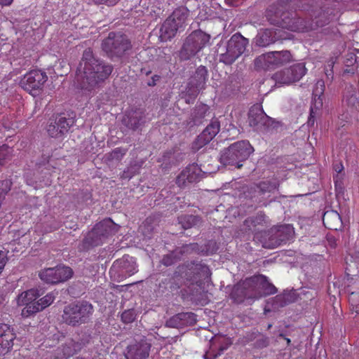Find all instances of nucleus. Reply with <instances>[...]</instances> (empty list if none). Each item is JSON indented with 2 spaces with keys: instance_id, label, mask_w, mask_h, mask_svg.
Returning a JSON list of instances; mask_svg holds the SVG:
<instances>
[{
  "instance_id": "nucleus-1",
  "label": "nucleus",
  "mask_w": 359,
  "mask_h": 359,
  "mask_svg": "<svg viewBox=\"0 0 359 359\" xmlns=\"http://www.w3.org/2000/svg\"><path fill=\"white\" fill-rule=\"evenodd\" d=\"M83 55L81 65H83V71L76 74V80L79 86L87 91L93 90L100 83L104 82L111 75L114 67L93 57H87Z\"/></svg>"
},
{
  "instance_id": "nucleus-2",
  "label": "nucleus",
  "mask_w": 359,
  "mask_h": 359,
  "mask_svg": "<svg viewBox=\"0 0 359 359\" xmlns=\"http://www.w3.org/2000/svg\"><path fill=\"white\" fill-rule=\"evenodd\" d=\"M93 311V306L90 303L76 301L64 307L62 318L69 325L78 326L88 323Z\"/></svg>"
},
{
  "instance_id": "nucleus-3",
  "label": "nucleus",
  "mask_w": 359,
  "mask_h": 359,
  "mask_svg": "<svg viewBox=\"0 0 359 359\" xmlns=\"http://www.w3.org/2000/svg\"><path fill=\"white\" fill-rule=\"evenodd\" d=\"M101 46L111 60L123 57L133 47L128 36L120 32H110L107 37L102 40Z\"/></svg>"
},
{
  "instance_id": "nucleus-4",
  "label": "nucleus",
  "mask_w": 359,
  "mask_h": 359,
  "mask_svg": "<svg viewBox=\"0 0 359 359\" xmlns=\"http://www.w3.org/2000/svg\"><path fill=\"white\" fill-rule=\"evenodd\" d=\"M254 151L253 147L248 140H241L231 144L221 155L220 161L225 165H234L237 168Z\"/></svg>"
},
{
  "instance_id": "nucleus-5",
  "label": "nucleus",
  "mask_w": 359,
  "mask_h": 359,
  "mask_svg": "<svg viewBox=\"0 0 359 359\" xmlns=\"http://www.w3.org/2000/svg\"><path fill=\"white\" fill-rule=\"evenodd\" d=\"M113 224V221L109 218L97 223L82 241V250H88L91 248L102 245L104 241L112 234Z\"/></svg>"
},
{
  "instance_id": "nucleus-6",
  "label": "nucleus",
  "mask_w": 359,
  "mask_h": 359,
  "mask_svg": "<svg viewBox=\"0 0 359 359\" xmlns=\"http://www.w3.org/2000/svg\"><path fill=\"white\" fill-rule=\"evenodd\" d=\"M292 61L289 50L271 51L257 57L254 65L257 69L272 70Z\"/></svg>"
},
{
  "instance_id": "nucleus-7",
  "label": "nucleus",
  "mask_w": 359,
  "mask_h": 359,
  "mask_svg": "<svg viewBox=\"0 0 359 359\" xmlns=\"http://www.w3.org/2000/svg\"><path fill=\"white\" fill-rule=\"evenodd\" d=\"M248 43V39L240 33L232 35L227 42L226 53L220 55V62L229 65L233 64L245 52Z\"/></svg>"
},
{
  "instance_id": "nucleus-8",
  "label": "nucleus",
  "mask_w": 359,
  "mask_h": 359,
  "mask_svg": "<svg viewBox=\"0 0 359 359\" xmlns=\"http://www.w3.org/2000/svg\"><path fill=\"white\" fill-rule=\"evenodd\" d=\"M210 36L201 30L193 32L182 46L181 55L184 60H189L201 50L210 41Z\"/></svg>"
},
{
  "instance_id": "nucleus-9",
  "label": "nucleus",
  "mask_w": 359,
  "mask_h": 359,
  "mask_svg": "<svg viewBox=\"0 0 359 359\" xmlns=\"http://www.w3.org/2000/svg\"><path fill=\"white\" fill-rule=\"evenodd\" d=\"M48 76L46 74L39 69L31 70L20 80V86L32 95L38 94L43 88Z\"/></svg>"
},
{
  "instance_id": "nucleus-10",
  "label": "nucleus",
  "mask_w": 359,
  "mask_h": 359,
  "mask_svg": "<svg viewBox=\"0 0 359 359\" xmlns=\"http://www.w3.org/2000/svg\"><path fill=\"white\" fill-rule=\"evenodd\" d=\"M209 268L201 262H191L179 266L175 272V276L179 274L182 278L189 282H197L198 279L208 275Z\"/></svg>"
},
{
  "instance_id": "nucleus-11",
  "label": "nucleus",
  "mask_w": 359,
  "mask_h": 359,
  "mask_svg": "<svg viewBox=\"0 0 359 359\" xmlns=\"http://www.w3.org/2000/svg\"><path fill=\"white\" fill-rule=\"evenodd\" d=\"M73 273V270L69 266H57L41 271L39 277L46 283L57 284L70 279Z\"/></svg>"
},
{
  "instance_id": "nucleus-12",
  "label": "nucleus",
  "mask_w": 359,
  "mask_h": 359,
  "mask_svg": "<svg viewBox=\"0 0 359 359\" xmlns=\"http://www.w3.org/2000/svg\"><path fill=\"white\" fill-rule=\"evenodd\" d=\"M74 123L75 119L74 118H67L62 115H57L50 118L47 132L52 137H60L68 133Z\"/></svg>"
},
{
  "instance_id": "nucleus-13",
  "label": "nucleus",
  "mask_w": 359,
  "mask_h": 359,
  "mask_svg": "<svg viewBox=\"0 0 359 359\" xmlns=\"http://www.w3.org/2000/svg\"><path fill=\"white\" fill-rule=\"evenodd\" d=\"M306 72L307 69L304 64L297 63L277 72L276 79L279 83L290 84L299 81L306 74Z\"/></svg>"
},
{
  "instance_id": "nucleus-14",
  "label": "nucleus",
  "mask_w": 359,
  "mask_h": 359,
  "mask_svg": "<svg viewBox=\"0 0 359 359\" xmlns=\"http://www.w3.org/2000/svg\"><path fill=\"white\" fill-rule=\"evenodd\" d=\"M249 126L256 130H264L271 123V118L264 111L259 105H253L248 112Z\"/></svg>"
},
{
  "instance_id": "nucleus-15",
  "label": "nucleus",
  "mask_w": 359,
  "mask_h": 359,
  "mask_svg": "<svg viewBox=\"0 0 359 359\" xmlns=\"http://www.w3.org/2000/svg\"><path fill=\"white\" fill-rule=\"evenodd\" d=\"M203 177V171L196 163L188 165L176 178V184L180 187H184L190 183L199 182Z\"/></svg>"
},
{
  "instance_id": "nucleus-16",
  "label": "nucleus",
  "mask_w": 359,
  "mask_h": 359,
  "mask_svg": "<svg viewBox=\"0 0 359 359\" xmlns=\"http://www.w3.org/2000/svg\"><path fill=\"white\" fill-rule=\"evenodd\" d=\"M220 124L217 120L211 121L194 142V148L198 149L208 144L219 132Z\"/></svg>"
},
{
  "instance_id": "nucleus-17",
  "label": "nucleus",
  "mask_w": 359,
  "mask_h": 359,
  "mask_svg": "<svg viewBox=\"0 0 359 359\" xmlns=\"http://www.w3.org/2000/svg\"><path fill=\"white\" fill-rule=\"evenodd\" d=\"M151 344L141 340L128 346L127 359H147L149 355Z\"/></svg>"
},
{
  "instance_id": "nucleus-18",
  "label": "nucleus",
  "mask_w": 359,
  "mask_h": 359,
  "mask_svg": "<svg viewBox=\"0 0 359 359\" xmlns=\"http://www.w3.org/2000/svg\"><path fill=\"white\" fill-rule=\"evenodd\" d=\"M55 297L53 292L48 293L42 298L39 299L34 304L29 306L25 310L22 311V315L25 317L36 313L46 307L49 306L55 300Z\"/></svg>"
},
{
  "instance_id": "nucleus-19",
  "label": "nucleus",
  "mask_w": 359,
  "mask_h": 359,
  "mask_svg": "<svg viewBox=\"0 0 359 359\" xmlns=\"http://www.w3.org/2000/svg\"><path fill=\"white\" fill-rule=\"evenodd\" d=\"M279 183L276 180L261 181L255 184V191L262 198H269L271 194L278 189Z\"/></svg>"
},
{
  "instance_id": "nucleus-20",
  "label": "nucleus",
  "mask_w": 359,
  "mask_h": 359,
  "mask_svg": "<svg viewBox=\"0 0 359 359\" xmlns=\"http://www.w3.org/2000/svg\"><path fill=\"white\" fill-rule=\"evenodd\" d=\"M259 284L258 276L248 278L243 281L248 299H256L262 297V292L259 290Z\"/></svg>"
},
{
  "instance_id": "nucleus-21",
  "label": "nucleus",
  "mask_w": 359,
  "mask_h": 359,
  "mask_svg": "<svg viewBox=\"0 0 359 359\" xmlns=\"http://www.w3.org/2000/svg\"><path fill=\"white\" fill-rule=\"evenodd\" d=\"M323 222L327 229L334 231L341 229L343 224L340 215L334 210H328L324 212Z\"/></svg>"
},
{
  "instance_id": "nucleus-22",
  "label": "nucleus",
  "mask_w": 359,
  "mask_h": 359,
  "mask_svg": "<svg viewBox=\"0 0 359 359\" xmlns=\"http://www.w3.org/2000/svg\"><path fill=\"white\" fill-rule=\"evenodd\" d=\"M196 323V315L191 312H187L176 314L167 323L171 327H181L187 325H194Z\"/></svg>"
},
{
  "instance_id": "nucleus-23",
  "label": "nucleus",
  "mask_w": 359,
  "mask_h": 359,
  "mask_svg": "<svg viewBox=\"0 0 359 359\" xmlns=\"http://www.w3.org/2000/svg\"><path fill=\"white\" fill-rule=\"evenodd\" d=\"M144 118L143 111L135 110L126 115V117L123 118V123L128 128L136 130L144 123L143 121Z\"/></svg>"
},
{
  "instance_id": "nucleus-24",
  "label": "nucleus",
  "mask_w": 359,
  "mask_h": 359,
  "mask_svg": "<svg viewBox=\"0 0 359 359\" xmlns=\"http://www.w3.org/2000/svg\"><path fill=\"white\" fill-rule=\"evenodd\" d=\"M0 338L2 339L1 346L4 349L9 350L13 347L15 334L9 325L0 323Z\"/></svg>"
},
{
  "instance_id": "nucleus-25",
  "label": "nucleus",
  "mask_w": 359,
  "mask_h": 359,
  "mask_svg": "<svg viewBox=\"0 0 359 359\" xmlns=\"http://www.w3.org/2000/svg\"><path fill=\"white\" fill-rule=\"evenodd\" d=\"M180 27L171 18H167L160 29V37L163 41L170 40L177 34Z\"/></svg>"
},
{
  "instance_id": "nucleus-26",
  "label": "nucleus",
  "mask_w": 359,
  "mask_h": 359,
  "mask_svg": "<svg viewBox=\"0 0 359 359\" xmlns=\"http://www.w3.org/2000/svg\"><path fill=\"white\" fill-rule=\"evenodd\" d=\"M39 297V291L35 289L28 290L20 294L17 299L18 306H25L22 310H25L29 306L34 304L36 299Z\"/></svg>"
},
{
  "instance_id": "nucleus-27",
  "label": "nucleus",
  "mask_w": 359,
  "mask_h": 359,
  "mask_svg": "<svg viewBox=\"0 0 359 359\" xmlns=\"http://www.w3.org/2000/svg\"><path fill=\"white\" fill-rule=\"evenodd\" d=\"M79 345L72 339L68 340L64 345L56 351V359H68L76 353Z\"/></svg>"
},
{
  "instance_id": "nucleus-28",
  "label": "nucleus",
  "mask_w": 359,
  "mask_h": 359,
  "mask_svg": "<svg viewBox=\"0 0 359 359\" xmlns=\"http://www.w3.org/2000/svg\"><path fill=\"white\" fill-rule=\"evenodd\" d=\"M289 228L285 225L279 226L276 229L275 234L272 236V243L271 245H269V248H276L280 245L283 243H286L289 240V234L286 231Z\"/></svg>"
},
{
  "instance_id": "nucleus-29",
  "label": "nucleus",
  "mask_w": 359,
  "mask_h": 359,
  "mask_svg": "<svg viewBox=\"0 0 359 359\" xmlns=\"http://www.w3.org/2000/svg\"><path fill=\"white\" fill-rule=\"evenodd\" d=\"M276 41L273 31L265 29L258 34L256 37V44L261 47H266Z\"/></svg>"
},
{
  "instance_id": "nucleus-30",
  "label": "nucleus",
  "mask_w": 359,
  "mask_h": 359,
  "mask_svg": "<svg viewBox=\"0 0 359 359\" xmlns=\"http://www.w3.org/2000/svg\"><path fill=\"white\" fill-rule=\"evenodd\" d=\"M189 11L184 6H180L173 11L168 17L175 22L180 27L184 24L189 15Z\"/></svg>"
},
{
  "instance_id": "nucleus-31",
  "label": "nucleus",
  "mask_w": 359,
  "mask_h": 359,
  "mask_svg": "<svg viewBox=\"0 0 359 359\" xmlns=\"http://www.w3.org/2000/svg\"><path fill=\"white\" fill-rule=\"evenodd\" d=\"M259 288L262 290V296L274 294L277 292V288L264 275H259Z\"/></svg>"
},
{
  "instance_id": "nucleus-32",
  "label": "nucleus",
  "mask_w": 359,
  "mask_h": 359,
  "mask_svg": "<svg viewBox=\"0 0 359 359\" xmlns=\"http://www.w3.org/2000/svg\"><path fill=\"white\" fill-rule=\"evenodd\" d=\"M231 299L237 304L243 303L248 299L245 288L243 285V281L236 285L231 294Z\"/></svg>"
},
{
  "instance_id": "nucleus-33",
  "label": "nucleus",
  "mask_w": 359,
  "mask_h": 359,
  "mask_svg": "<svg viewBox=\"0 0 359 359\" xmlns=\"http://www.w3.org/2000/svg\"><path fill=\"white\" fill-rule=\"evenodd\" d=\"M179 223L184 229H188L194 227L201 223V219L199 216L187 215H182L179 218Z\"/></svg>"
},
{
  "instance_id": "nucleus-34",
  "label": "nucleus",
  "mask_w": 359,
  "mask_h": 359,
  "mask_svg": "<svg viewBox=\"0 0 359 359\" xmlns=\"http://www.w3.org/2000/svg\"><path fill=\"white\" fill-rule=\"evenodd\" d=\"M343 102L349 108L351 113L359 111V98L355 93H347L344 97Z\"/></svg>"
},
{
  "instance_id": "nucleus-35",
  "label": "nucleus",
  "mask_w": 359,
  "mask_h": 359,
  "mask_svg": "<svg viewBox=\"0 0 359 359\" xmlns=\"http://www.w3.org/2000/svg\"><path fill=\"white\" fill-rule=\"evenodd\" d=\"M13 148L6 144L0 147V168L11 161L13 156Z\"/></svg>"
},
{
  "instance_id": "nucleus-36",
  "label": "nucleus",
  "mask_w": 359,
  "mask_h": 359,
  "mask_svg": "<svg viewBox=\"0 0 359 359\" xmlns=\"http://www.w3.org/2000/svg\"><path fill=\"white\" fill-rule=\"evenodd\" d=\"M141 167L142 163L131 164L123 171L121 175V178L123 180H130L133 177L139 173Z\"/></svg>"
},
{
  "instance_id": "nucleus-37",
  "label": "nucleus",
  "mask_w": 359,
  "mask_h": 359,
  "mask_svg": "<svg viewBox=\"0 0 359 359\" xmlns=\"http://www.w3.org/2000/svg\"><path fill=\"white\" fill-rule=\"evenodd\" d=\"M209 109V107L205 104L201 103L197 104L194 111V119L198 120L203 118L206 116Z\"/></svg>"
},
{
  "instance_id": "nucleus-38",
  "label": "nucleus",
  "mask_w": 359,
  "mask_h": 359,
  "mask_svg": "<svg viewBox=\"0 0 359 359\" xmlns=\"http://www.w3.org/2000/svg\"><path fill=\"white\" fill-rule=\"evenodd\" d=\"M180 259V257L177 255V251H173L163 257L161 264L165 266H170L174 264Z\"/></svg>"
},
{
  "instance_id": "nucleus-39",
  "label": "nucleus",
  "mask_w": 359,
  "mask_h": 359,
  "mask_svg": "<svg viewBox=\"0 0 359 359\" xmlns=\"http://www.w3.org/2000/svg\"><path fill=\"white\" fill-rule=\"evenodd\" d=\"M348 301L353 311L359 313V292H352L349 294Z\"/></svg>"
},
{
  "instance_id": "nucleus-40",
  "label": "nucleus",
  "mask_w": 359,
  "mask_h": 359,
  "mask_svg": "<svg viewBox=\"0 0 359 359\" xmlns=\"http://www.w3.org/2000/svg\"><path fill=\"white\" fill-rule=\"evenodd\" d=\"M12 182L8 180L0 181V202L2 203L5 196L11 190Z\"/></svg>"
},
{
  "instance_id": "nucleus-41",
  "label": "nucleus",
  "mask_w": 359,
  "mask_h": 359,
  "mask_svg": "<svg viewBox=\"0 0 359 359\" xmlns=\"http://www.w3.org/2000/svg\"><path fill=\"white\" fill-rule=\"evenodd\" d=\"M121 320L126 323H131L136 318V313L134 309H128L124 311L121 314Z\"/></svg>"
},
{
  "instance_id": "nucleus-42",
  "label": "nucleus",
  "mask_w": 359,
  "mask_h": 359,
  "mask_svg": "<svg viewBox=\"0 0 359 359\" xmlns=\"http://www.w3.org/2000/svg\"><path fill=\"white\" fill-rule=\"evenodd\" d=\"M128 149L123 147H117L109 153V158L121 161L123 157L126 154Z\"/></svg>"
},
{
  "instance_id": "nucleus-43",
  "label": "nucleus",
  "mask_w": 359,
  "mask_h": 359,
  "mask_svg": "<svg viewBox=\"0 0 359 359\" xmlns=\"http://www.w3.org/2000/svg\"><path fill=\"white\" fill-rule=\"evenodd\" d=\"M208 76V72L205 67L201 66L196 71V76L198 77V83L197 86H199L201 84H204L206 81Z\"/></svg>"
},
{
  "instance_id": "nucleus-44",
  "label": "nucleus",
  "mask_w": 359,
  "mask_h": 359,
  "mask_svg": "<svg viewBox=\"0 0 359 359\" xmlns=\"http://www.w3.org/2000/svg\"><path fill=\"white\" fill-rule=\"evenodd\" d=\"M250 222L254 226L257 225L263 226L266 223V216L262 212H258L255 217L250 219Z\"/></svg>"
},
{
  "instance_id": "nucleus-45",
  "label": "nucleus",
  "mask_w": 359,
  "mask_h": 359,
  "mask_svg": "<svg viewBox=\"0 0 359 359\" xmlns=\"http://www.w3.org/2000/svg\"><path fill=\"white\" fill-rule=\"evenodd\" d=\"M334 170L337 172L335 176H334V181L335 183V186H337V184L340 182H341V180L343 179V174H341V172L344 170V165L341 163H339V164H336L334 166Z\"/></svg>"
},
{
  "instance_id": "nucleus-46",
  "label": "nucleus",
  "mask_w": 359,
  "mask_h": 359,
  "mask_svg": "<svg viewBox=\"0 0 359 359\" xmlns=\"http://www.w3.org/2000/svg\"><path fill=\"white\" fill-rule=\"evenodd\" d=\"M325 83L323 80H318L316 84L313 91L315 96H320L323 94L325 90Z\"/></svg>"
},
{
  "instance_id": "nucleus-47",
  "label": "nucleus",
  "mask_w": 359,
  "mask_h": 359,
  "mask_svg": "<svg viewBox=\"0 0 359 359\" xmlns=\"http://www.w3.org/2000/svg\"><path fill=\"white\" fill-rule=\"evenodd\" d=\"M95 4H105L109 6L116 5L120 0H91Z\"/></svg>"
},
{
  "instance_id": "nucleus-48",
  "label": "nucleus",
  "mask_w": 359,
  "mask_h": 359,
  "mask_svg": "<svg viewBox=\"0 0 359 359\" xmlns=\"http://www.w3.org/2000/svg\"><path fill=\"white\" fill-rule=\"evenodd\" d=\"M161 76L158 75H154L151 80L147 83L149 86H154L156 85V82L159 81Z\"/></svg>"
},
{
  "instance_id": "nucleus-49",
  "label": "nucleus",
  "mask_w": 359,
  "mask_h": 359,
  "mask_svg": "<svg viewBox=\"0 0 359 359\" xmlns=\"http://www.w3.org/2000/svg\"><path fill=\"white\" fill-rule=\"evenodd\" d=\"M13 0H0V5L3 6H10Z\"/></svg>"
},
{
  "instance_id": "nucleus-50",
  "label": "nucleus",
  "mask_w": 359,
  "mask_h": 359,
  "mask_svg": "<svg viewBox=\"0 0 359 359\" xmlns=\"http://www.w3.org/2000/svg\"><path fill=\"white\" fill-rule=\"evenodd\" d=\"M279 337H280L283 338L284 339H285V340H286V341H287V345H290V343H291V340H290V339L287 338V337H286L283 334H279Z\"/></svg>"
},
{
  "instance_id": "nucleus-51",
  "label": "nucleus",
  "mask_w": 359,
  "mask_h": 359,
  "mask_svg": "<svg viewBox=\"0 0 359 359\" xmlns=\"http://www.w3.org/2000/svg\"><path fill=\"white\" fill-rule=\"evenodd\" d=\"M128 272L129 273V276H131V275H133L135 273H136L137 271L135 269V267L133 266L132 269H130L129 271H128Z\"/></svg>"
},
{
  "instance_id": "nucleus-52",
  "label": "nucleus",
  "mask_w": 359,
  "mask_h": 359,
  "mask_svg": "<svg viewBox=\"0 0 359 359\" xmlns=\"http://www.w3.org/2000/svg\"><path fill=\"white\" fill-rule=\"evenodd\" d=\"M193 95V97L194 98H196V97L198 95V93L196 91L195 93L192 94Z\"/></svg>"
},
{
  "instance_id": "nucleus-53",
  "label": "nucleus",
  "mask_w": 359,
  "mask_h": 359,
  "mask_svg": "<svg viewBox=\"0 0 359 359\" xmlns=\"http://www.w3.org/2000/svg\"><path fill=\"white\" fill-rule=\"evenodd\" d=\"M313 110L311 109V114H310V118L309 121H311V117H312Z\"/></svg>"
},
{
  "instance_id": "nucleus-54",
  "label": "nucleus",
  "mask_w": 359,
  "mask_h": 359,
  "mask_svg": "<svg viewBox=\"0 0 359 359\" xmlns=\"http://www.w3.org/2000/svg\"><path fill=\"white\" fill-rule=\"evenodd\" d=\"M327 76H329L330 75H332V71H330V74L326 73Z\"/></svg>"
},
{
  "instance_id": "nucleus-55",
  "label": "nucleus",
  "mask_w": 359,
  "mask_h": 359,
  "mask_svg": "<svg viewBox=\"0 0 359 359\" xmlns=\"http://www.w3.org/2000/svg\"><path fill=\"white\" fill-rule=\"evenodd\" d=\"M271 326H272V325H271V324H269V325H268V329H270V328L271 327Z\"/></svg>"
}]
</instances>
